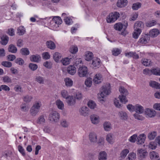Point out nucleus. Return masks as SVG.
<instances>
[{"instance_id":"32","label":"nucleus","mask_w":160,"mask_h":160,"mask_svg":"<svg viewBox=\"0 0 160 160\" xmlns=\"http://www.w3.org/2000/svg\"><path fill=\"white\" fill-rule=\"evenodd\" d=\"M119 114L121 119L124 120H126L127 119L128 116L126 112L122 111L120 112Z\"/></svg>"},{"instance_id":"8","label":"nucleus","mask_w":160,"mask_h":160,"mask_svg":"<svg viewBox=\"0 0 160 160\" xmlns=\"http://www.w3.org/2000/svg\"><path fill=\"white\" fill-rule=\"evenodd\" d=\"M150 39V37L148 34H144L142 36V37L138 41L139 43L141 44H146L148 43V41Z\"/></svg>"},{"instance_id":"1","label":"nucleus","mask_w":160,"mask_h":160,"mask_svg":"<svg viewBox=\"0 0 160 160\" xmlns=\"http://www.w3.org/2000/svg\"><path fill=\"white\" fill-rule=\"evenodd\" d=\"M82 61L79 60V61H76L74 65L76 66L79 67V68L78 70V74L80 77H85L88 74V70L87 67L85 66H81V65H79V62L81 63Z\"/></svg>"},{"instance_id":"57","label":"nucleus","mask_w":160,"mask_h":160,"mask_svg":"<svg viewBox=\"0 0 160 160\" xmlns=\"http://www.w3.org/2000/svg\"><path fill=\"white\" fill-rule=\"evenodd\" d=\"M156 132H153L149 133L148 136V138L150 140L154 139L156 136Z\"/></svg>"},{"instance_id":"18","label":"nucleus","mask_w":160,"mask_h":160,"mask_svg":"<svg viewBox=\"0 0 160 160\" xmlns=\"http://www.w3.org/2000/svg\"><path fill=\"white\" fill-rule=\"evenodd\" d=\"M46 45L48 48L54 50L56 48V45L52 41H48L46 42Z\"/></svg>"},{"instance_id":"49","label":"nucleus","mask_w":160,"mask_h":160,"mask_svg":"<svg viewBox=\"0 0 160 160\" xmlns=\"http://www.w3.org/2000/svg\"><path fill=\"white\" fill-rule=\"evenodd\" d=\"M121 51L118 48H115L112 51V54L115 56H117L121 53Z\"/></svg>"},{"instance_id":"16","label":"nucleus","mask_w":160,"mask_h":160,"mask_svg":"<svg viewBox=\"0 0 160 160\" xmlns=\"http://www.w3.org/2000/svg\"><path fill=\"white\" fill-rule=\"evenodd\" d=\"M100 61L99 58H97L92 61V64L93 65V68L96 69L98 68L100 66Z\"/></svg>"},{"instance_id":"19","label":"nucleus","mask_w":160,"mask_h":160,"mask_svg":"<svg viewBox=\"0 0 160 160\" xmlns=\"http://www.w3.org/2000/svg\"><path fill=\"white\" fill-rule=\"evenodd\" d=\"M149 85L152 88L156 89H160V84L155 81H151L149 82Z\"/></svg>"},{"instance_id":"13","label":"nucleus","mask_w":160,"mask_h":160,"mask_svg":"<svg viewBox=\"0 0 160 160\" xmlns=\"http://www.w3.org/2000/svg\"><path fill=\"white\" fill-rule=\"evenodd\" d=\"M30 58L32 62H38L40 61L41 58L39 55L36 54L31 56Z\"/></svg>"},{"instance_id":"63","label":"nucleus","mask_w":160,"mask_h":160,"mask_svg":"<svg viewBox=\"0 0 160 160\" xmlns=\"http://www.w3.org/2000/svg\"><path fill=\"white\" fill-rule=\"evenodd\" d=\"M7 33L11 36L14 35V30L13 28H11L8 29Z\"/></svg>"},{"instance_id":"14","label":"nucleus","mask_w":160,"mask_h":160,"mask_svg":"<svg viewBox=\"0 0 160 160\" xmlns=\"http://www.w3.org/2000/svg\"><path fill=\"white\" fill-rule=\"evenodd\" d=\"M160 33L159 31L157 29H153L149 32V36L152 38L156 37Z\"/></svg>"},{"instance_id":"61","label":"nucleus","mask_w":160,"mask_h":160,"mask_svg":"<svg viewBox=\"0 0 160 160\" xmlns=\"http://www.w3.org/2000/svg\"><path fill=\"white\" fill-rule=\"evenodd\" d=\"M8 61H13L16 58V56L10 54L7 56Z\"/></svg>"},{"instance_id":"3","label":"nucleus","mask_w":160,"mask_h":160,"mask_svg":"<svg viewBox=\"0 0 160 160\" xmlns=\"http://www.w3.org/2000/svg\"><path fill=\"white\" fill-rule=\"evenodd\" d=\"M100 94L98 95L99 98H103L105 96L109 94L110 93V88L106 86V85H104L102 87L100 90Z\"/></svg>"},{"instance_id":"20","label":"nucleus","mask_w":160,"mask_h":160,"mask_svg":"<svg viewBox=\"0 0 160 160\" xmlns=\"http://www.w3.org/2000/svg\"><path fill=\"white\" fill-rule=\"evenodd\" d=\"M143 22L141 21H137L134 24V28L135 29H141L143 28L144 27Z\"/></svg>"},{"instance_id":"38","label":"nucleus","mask_w":160,"mask_h":160,"mask_svg":"<svg viewBox=\"0 0 160 160\" xmlns=\"http://www.w3.org/2000/svg\"><path fill=\"white\" fill-rule=\"evenodd\" d=\"M65 82L66 86H67L70 87L72 85L73 81L69 78H66L65 80Z\"/></svg>"},{"instance_id":"21","label":"nucleus","mask_w":160,"mask_h":160,"mask_svg":"<svg viewBox=\"0 0 160 160\" xmlns=\"http://www.w3.org/2000/svg\"><path fill=\"white\" fill-rule=\"evenodd\" d=\"M89 138L91 142H96L97 140L96 134L94 133H90L89 134Z\"/></svg>"},{"instance_id":"5","label":"nucleus","mask_w":160,"mask_h":160,"mask_svg":"<svg viewBox=\"0 0 160 160\" xmlns=\"http://www.w3.org/2000/svg\"><path fill=\"white\" fill-rule=\"evenodd\" d=\"M148 152L145 150L141 149L138 150L137 155L140 160H143L147 157Z\"/></svg>"},{"instance_id":"56","label":"nucleus","mask_w":160,"mask_h":160,"mask_svg":"<svg viewBox=\"0 0 160 160\" xmlns=\"http://www.w3.org/2000/svg\"><path fill=\"white\" fill-rule=\"evenodd\" d=\"M32 98V96L27 95L24 97L23 99L24 102H29L31 101Z\"/></svg>"},{"instance_id":"26","label":"nucleus","mask_w":160,"mask_h":160,"mask_svg":"<svg viewBox=\"0 0 160 160\" xmlns=\"http://www.w3.org/2000/svg\"><path fill=\"white\" fill-rule=\"evenodd\" d=\"M8 37L6 35H3L1 37V41L0 42L2 44L6 45L8 41Z\"/></svg>"},{"instance_id":"51","label":"nucleus","mask_w":160,"mask_h":160,"mask_svg":"<svg viewBox=\"0 0 160 160\" xmlns=\"http://www.w3.org/2000/svg\"><path fill=\"white\" fill-rule=\"evenodd\" d=\"M18 148L19 151L23 156H25L26 154L25 152V150L23 147L21 145H19L18 146Z\"/></svg>"},{"instance_id":"54","label":"nucleus","mask_w":160,"mask_h":160,"mask_svg":"<svg viewBox=\"0 0 160 160\" xmlns=\"http://www.w3.org/2000/svg\"><path fill=\"white\" fill-rule=\"evenodd\" d=\"M142 63L143 64V65L146 66H151V64L148 61V60L146 59H143L142 60Z\"/></svg>"},{"instance_id":"62","label":"nucleus","mask_w":160,"mask_h":160,"mask_svg":"<svg viewBox=\"0 0 160 160\" xmlns=\"http://www.w3.org/2000/svg\"><path fill=\"white\" fill-rule=\"evenodd\" d=\"M43 115L41 116L38 118L37 123H41L42 122H45V119Z\"/></svg>"},{"instance_id":"40","label":"nucleus","mask_w":160,"mask_h":160,"mask_svg":"<svg viewBox=\"0 0 160 160\" xmlns=\"http://www.w3.org/2000/svg\"><path fill=\"white\" fill-rule=\"evenodd\" d=\"M1 64L3 66L8 68L12 66V63L9 61H3L2 62Z\"/></svg>"},{"instance_id":"52","label":"nucleus","mask_w":160,"mask_h":160,"mask_svg":"<svg viewBox=\"0 0 160 160\" xmlns=\"http://www.w3.org/2000/svg\"><path fill=\"white\" fill-rule=\"evenodd\" d=\"M70 59L67 58L63 59L62 60V62L63 65H67L70 63Z\"/></svg>"},{"instance_id":"25","label":"nucleus","mask_w":160,"mask_h":160,"mask_svg":"<svg viewBox=\"0 0 160 160\" xmlns=\"http://www.w3.org/2000/svg\"><path fill=\"white\" fill-rule=\"evenodd\" d=\"M88 108L86 107H82L81 111H80L81 115L84 116H87L88 113Z\"/></svg>"},{"instance_id":"60","label":"nucleus","mask_w":160,"mask_h":160,"mask_svg":"<svg viewBox=\"0 0 160 160\" xmlns=\"http://www.w3.org/2000/svg\"><path fill=\"white\" fill-rule=\"evenodd\" d=\"M95 78L94 79L95 82L97 83H98L99 82H101V81H99V82H98V81H97L96 79L98 80H101L102 79V75L101 74H97L95 76Z\"/></svg>"},{"instance_id":"35","label":"nucleus","mask_w":160,"mask_h":160,"mask_svg":"<svg viewBox=\"0 0 160 160\" xmlns=\"http://www.w3.org/2000/svg\"><path fill=\"white\" fill-rule=\"evenodd\" d=\"M35 81L41 84H43L44 83V78L40 76H36L35 78Z\"/></svg>"},{"instance_id":"37","label":"nucleus","mask_w":160,"mask_h":160,"mask_svg":"<svg viewBox=\"0 0 160 160\" xmlns=\"http://www.w3.org/2000/svg\"><path fill=\"white\" fill-rule=\"evenodd\" d=\"M21 52L22 55H27L29 54V51L28 49L26 48L21 49Z\"/></svg>"},{"instance_id":"48","label":"nucleus","mask_w":160,"mask_h":160,"mask_svg":"<svg viewBox=\"0 0 160 160\" xmlns=\"http://www.w3.org/2000/svg\"><path fill=\"white\" fill-rule=\"evenodd\" d=\"M136 154L134 152L129 153L127 158V160H133L135 158Z\"/></svg>"},{"instance_id":"36","label":"nucleus","mask_w":160,"mask_h":160,"mask_svg":"<svg viewBox=\"0 0 160 160\" xmlns=\"http://www.w3.org/2000/svg\"><path fill=\"white\" fill-rule=\"evenodd\" d=\"M93 54L91 52H89L85 55V59L87 61L91 60L92 58Z\"/></svg>"},{"instance_id":"43","label":"nucleus","mask_w":160,"mask_h":160,"mask_svg":"<svg viewBox=\"0 0 160 160\" xmlns=\"http://www.w3.org/2000/svg\"><path fill=\"white\" fill-rule=\"evenodd\" d=\"M15 62L16 63L20 65H22L24 63L23 59L20 58H17L15 59Z\"/></svg>"},{"instance_id":"42","label":"nucleus","mask_w":160,"mask_h":160,"mask_svg":"<svg viewBox=\"0 0 160 160\" xmlns=\"http://www.w3.org/2000/svg\"><path fill=\"white\" fill-rule=\"evenodd\" d=\"M3 81L4 82L11 83L12 80L11 78L8 76H5L2 77Z\"/></svg>"},{"instance_id":"4","label":"nucleus","mask_w":160,"mask_h":160,"mask_svg":"<svg viewBox=\"0 0 160 160\" xmlns=\"http://www.w3.org/2000/svg\"><path fill=\"white\" fill-rule=\"evenodd\" d=\"M59 118V115L56 111H53L51 112L49 116V119L54 122H58Z\"/></svg>"},{"instance_id":"31","label":"nucleus","mask_w":160,"mask_h":160,"mask_svg":"<svg viewBox=\"0 0 160 160\" xmlns=\"http://www.w3.org/2000/svg\"><path fill=\"white\" fill-rule=\"evenodd\" d=\"M128 55H129L130 57H132L135 59H138L139 58L138 55L135 52H130L126 54V56Z\"/></svg>"},{"instance_id":"22","label":"nucleus","mask_w":160,"mask_h":160,"mask_svg":"<svg viewBox=\"0 0 160 160\" xmlns=\"http://www.w3.org/2000/svg\"><path fill=\"white\" fill-rule=\"evenodd\" d=\"M127 3V0H118L117 4L118 7L122 8L126 5Z\"/></svg>"},{"instance_id":"46","label":"nucleus","mask_w":160,"mask_h":160,"mask_svg":"<svg viewBox=\"0 0 160 160\" xmlns=\"http://www.w3.org/2000/svg\"><path fill=\"white\" fill-rule=\"evenodd\" d=\"M39 112V110L35 109L34 107H32L30 110V112L31 115L35 116Z\"/></svg>"},{"instance_id":"17","label":"nucleus","mask_w":160,"mask_h":160,"mask_svg":"<svg viewBox=\"0 0 160 160\" xmlns=\"http://www.w3.org/2000/svg\"><path fill=\"white\" fill-rule=\"evenodd\" d=\"M74 66L69 65L67 68V71L68 73L73 75L76 72V69Z\"/></svg>"},{"instance_id":"53","label":"nucleus","mask_w":160,"mask_h":160,"mask_svg":"<svg viewBox=\"0 0 160 160\" xmlns=\"http://www.w3.org/2000/svg\"><path fill=\"white\" fill-rule=\"evenodd\" d=\"M129 152V150L128 149H125L122 151L121 153V156L122 158H124Z\"/></svg>"},{"instance_id":"33","label":"nucleus","mask_w":160,"mask_h":160,"mask_svg":"<svg viewBox=\"0 0 160 160\" xmlns=\"http://www.w3.org/2000/svg\"><path fill=\"white\" fill-rule=\"evenodd\" d=\"M17 33L19 35H22L25 32V30L24 29V27L22 26H20L17 29Z\"/></svg>"},{"instance_id":"12","label":"nucleus","mask_w":160,"mask_h":160,"mask_svg":"<svg viewBox=\"0 0 160 160\" xmlns=\"http://www.w3.org/2000/svg\"><path fill=\"white\" fill-rule=\"evenodd\" d=\"M149 156L152 160H158L159 159V156L158 153L155 151L150 152Z\"/></svg>"},{"instance_id":"2","label":"nucleus","mask_w":160,"mask_h":160,"mask_svg":"<svg viewBox=\"0 0 160 160\" xmlns=\"http://www.w3.org/2000/svg\"><path fill=\"white\" fill-rule=\"evenodd\" d=\"M119 90L121 93L119 97V100L121 102L125 103L128 102V100L126 99V96L128 94V91L123 86H120Z\"/></svg>"},{"instance_id":"59","label":"nucleus","mask_w":160,"mask_h":160,"mask_svg":"<svg viewBox=\"0 0 160 160\" xmlns=\"http://www.w3.org/2000/svg\"><path fill=\"white\" fill-rule=\"evenodd\" d=\"M57 105L58 106V108L60 109H62L63 107V104L62 101L59 100L57 101L56 102Z\"/></svg>"},{"instance_id":"39","label":"nucleus","mask_w":160,"mask_h":160,"mask_svg":"<svg viewBox=\"0 0 160 160\" xmlns=\"http://www.w3.org/2000/svg\"><path fill=\"white\" fill-rule=\"evenodd\" d=\"M103 126L105 130L109 131L111 128V124L108 122H105L104 123Z\"/></svg>"},{"instance_id":"64","label":"nucleus","mask_w":160,"mask_h":160,"mask_svg":"<svg viewBox=\"0 0 160 160\" xmlns=\"http://www.w3.org/2000/svg\"><path fill=\"white\" fill-rule=\"evenodd\" d=\"M114 104L117 107L120 108L122 107L121 104L119 103L118 100L115 98L114 100Z\"/></svg>"},{"instance_id":"34","label":"nucleus","mask_w":160,"mask_h":160,"mask_svg":"<svg viewBox=\"0 0 160 160\" xmlns=\"http://www.w3.org/2000/svg\"><path fill=\"white\" fill-rule=\"evenodd\" d=\"M123 24L120 23H117L114 25V29L120 31L123 28Z\"/></svg>"},{"instance_id":"50","label":"nucleus","mask_w":160,"mask_h":160,"mask_svg":"<svg viewBox=\"0 0 160 160\" xmlns=\"http://www.w3.org/2000/svg\"><path fill=\"white\" fill-rule=\"evenodd\" d=\"M112 134L110 133L108 134L107 136L106 140L107 141L110 143H112Z\"/></svg>"},{"instance_id":"28","label":"nucleus","mask_w":160,"mask_h":160,"mask_svg":"<svg viewBox=\"0 0 160 160\" xmlns=\"http://www.w3.org/2000/svg\"><path fill=\"white\" fill-rule=\"evenodd\" d=\"M134 29V32L132 34V36L134 38L137 39L140 34L141 30V29Z\"/></svg>"},{"instance_id":"29","label":"nucleus","mask_w":160,"mask_h":160,"mask_svg":"<svg viewBox=\"0 0 160 160\" xmlns=\"http://www.w3.org/2000/svg\"><path fill=\"white\" fill-rule=\"evenodd\" d=\"M62 55L60 53L58 52H56L53 55V58L55 61L58 62L61 58Z\"/></svg>"},{"instance_id":"44","label":"nucleus","mask_w":160,"mask_h":160,"mask_svg":"<svg viewBox=\"0 0 160 160\" xmlns=\"http://www.w3.org/2000/svg\"><path fill=\"white\" fill-rule=\"evenodd\" d=\"M88 105L91 109H93L96 106V104L92 101H90L88 103Z\"/></svg>"},{"instance_id":"55","label":"nucleus","mask_w":160,"mask_h":160,"mask_svg":"<svg viewBox=\"0 0 160 160\" xmlns=\"http://www.w3.org/2000/svg\"><path fill=\"white\" fill-rule=\"evenodd\" d=\"M85 84L87 87H90L92 84V79L88 78L85 82Z\"/></svg>"},{"instance_id":"47","label":"nucleus","mask_w":160,"mask_h":160,"mask_svg":"<svg viewBox=\"0 0 160 160\" xmlns=\"http://www.w3.org/2000/svg\"><path fill=\"white\" fill-rule=\"evenodd\" d=\"M141 3L137 2L133 4L132 8L133 10H137L141 7Z\"/></svg>"},{"instance_id":"6","label":"nucleus","mask_w":160,"mask_h":160,"mask_svg":"<svg viewBox=\"0 0 160 160\" xmlns=\"http://www.w3.org/2000/svg\"><path fill=\"white\" fill-rule=\"evenodd\" d=\"M119 13L117 12L111 13L107 17V20H117L120 17Z\"/></svg>"},{"instance_id":"24","label":"nucleus","mask_w":160,"mask_h":160,"mask_svg":"<svg viewBox=\"0 0 160 160\" xmlns=\"http://www.w3.org/2000/svg\"><path fill=\"white\" fill-rule=\"evenodd\" d=\"M9 52L12 53H16L17 51V49L15 46L12 44L10 45L8 48Z\"/></svg>"},{"instance_id":"30","label":"nucleus","mask_w":160,"mask_h":160,"mask_svg":"<svg viewBox=\"0 0 160 160\" xmlns=\"http://www.w3.org/2000/svg\"><path fill=\"white\" fill-rule=\"evenodd\" d=\"M151 72L152 74L154 75L160 76V69L159 68H153L151 69Z\"/></svg>"},{"instance_id":"41","label":"nucleus","mask_w":160,"mask_h":160,"mask_svg":"<svg viewBox=\"0 0 160 160\" xmlns=\"http://www.w3.org/2000/svg\"><path fill=\"white\" fill-rule=\"evenodd\" d=\"M28 67L32 71H34L36 70L38 68V65L34 63H30L28 65Z\"/></svg>"},{"instance_id":"10","label":"nucleus","mask_w":160,"mask_h":160,"mask_svg":"<svg viewBox=\"0 0 160 160\" xmlns=\"http://www.w3.org/2000/svg\"><path fill=\"white\" fill-rule=\"evenodd\" d=\"M145 114L149 117H154L156 114V112L154 110L149 108H147L145 111Z\"/></svg>"},{"instance_id":"15","label":"nucleus","mask_w":160,"mask_h":160,"mask_svg":"<svg viewBox=\"0 0 160 160\" xmlns=\"http://www.w3.org/2000/svg\"><path fill=\"white\" fill-rule=\"evenodd\" d=\"M137 143L139 144H141L144 143L146 136L144 134H142L140 135L138 137H137Z\"/></svg>"},{"instance_id":"45","label":"nucleus","mask_w":160,"mask_h":160,"mask_svg":"<svg viewBox=\"0 0 160 160\" xmlns=\"http://www.w3.org/2000/svg\"><path fill=\"white\" fill-rule=\"evenodd\" d=\"M78 51V48L77 47L74 46H72L70 48L69 51L72 53H76Z\"/></svg>"},{"instance_id":"58","label":"nucleus","mask_w":160,"mask_h":160,"mask_svg":"<svg viewBox=\"0 0 160 160\" xmlns=\"http://www.w3.org/2000/svg\"><path fill=\"white\" fill-rule=\"evenodd\" d=\"M137 138V135L134 134L130 137L129 139V141L132 142H135Z\"/></svg>"},{"instance_id":"23","label":"nucleus","mask_w":160,"mask_h":160,"mask_svg":"<svg viewBox=\"0 0 160 160\" xmlns=\"http://www.w3.org/2000/svg\"><path fill=\"white\" fill-rule=\"evenodd\" d=\"M107 154L105 151H101L99 154V160H106L107 159Z\"/></svg>"},{"instance_id":"9","label":"nucleus","mask_w":160,"mask_h":160,"mask_svg":"<svg viewBox=\"0 0 160 160\" xmlns=\"http://www.w3.org/2000/svg\"><path fill=\"white\" fill-rule=\"evenodd\" d=\"M66 100L68 105L69 106H72L74 105L76 102L75 97L72 96H68V98H67Z\"/></svg>"},{"instance_id":"11","label":"nucleus","mask_w":160,"mask_h":160,"mask_svg":"<svg viewBox=\"0 0 160 160\" xmlns=\"http://www.w3.org/2000/svg\"><path fill=\"white\" fill-rule=\"evenodd\" d=\"M136 113L138 114L142 113L144 112V109L142 106L138 104L134 106V110Z\"/></svg>"},{"instance_id":"27","label":"nucleus","mask_w":160,"mask_h":160,"mask_svg":"<svg viewBox=\"0 0 160 160\" xmlns=\"http://www.w3.org/2000/svg\"><path fill=\"white\" fill-rule=\"evenodd\" d=\"M90 118L92 122L94 124H97L99 122V118L96 115H91Z\"/></svg>"},{"instance_id":"7","label":"nucleus","mask_w":160,"mask_h":160,"mask_svg":"<svg viewBox=\"0 0 160 160\" xmlns=\"http://www.w3.org/2000/svg\"><path fill=\"white\" fill-rule=\"evenodd\" d=\"M37 19H52V20H62L61 17L59 16H54V17H46L45 18H39L36 16H35L34 17H32L30 18V20H36Z\"/></svg>"}]
</instances>
